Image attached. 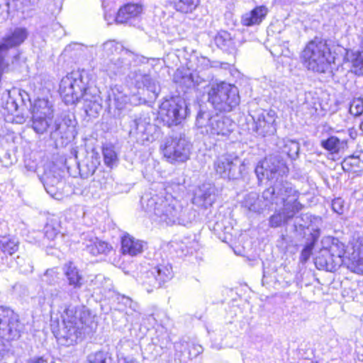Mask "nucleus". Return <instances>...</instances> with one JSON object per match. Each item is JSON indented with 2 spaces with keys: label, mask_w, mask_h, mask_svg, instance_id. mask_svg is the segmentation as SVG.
<instances>
[{
  "label": "nucleus",
  "mask_w": 363,
  "mask_h": 363,
  "mask_svg": "<svg viewBox=\"0 0 363 363\" xmlns=\"http://www.w3.org/2000/svg\"><path fill=\"white\" fill-rule=\"evenodd\" d=\"M62 323L56 334L59 339H65L69 343L76 342L86 333H89L93 328L94 320L90 311L85 308L77 310L68 306L62 314Z\"/></svg>",
  "instance_id": "obj_3"
},
{
  "label": "nucleus",
  "mask_w": 363,
  "mask_h": 363,
  "mask_svg": "<svg viewBox=\"0 0 363 363\" xmlns=\"http://www.w3.org/2000/svg\"><path fill=\"white\" fill-rule=\"evenodd\" d=\"M342 167L347 170L351 168L354 172L363 170V153L346 157L342 162Z\"/></svg>",
  "instance_id": "obj_33"
},
{
  "label": "nucleus",
  "mask_w": 363,
  "mask_h": 363,
  "mask_svg": "<svg viewBox=\"0 0 363 363\" xmlns=\"http://www.w3.org/2000/svg\"><path fill=\"white\" fill-rule=\"evenodd\" d=\"M196 125L202 134L218 140L228 139L235 128V123L230 118L213 114L210 111L201 108L197 113Z\"/></svg>",
  "instance_id": "obj_4"
},
{
  "label": "nucleus",
  "mask_w": 363,
  "mask_h": 363,
  "mask_svg": "<svg viewBox=\"0 0 363 363\" xmlns=\"http://www.w3.org/2000/svg\"><path fill=\"white\" fill-rule=\"evenodd\" d=\"M216 199L215 186L210 183H204L195 189L192 202L197 206L207 208L213 205Z\"/></svg>",
  "instance_id": "obj_17"
},
{
  "label": "nucleus",
  "mask_w": 363,
  "mask_h": 363,
  "mask_svg": "<svg viewBox=\"0 0 363 363\" xmlns=\"http://www.w3.org/2000/svg\"><path fill=\"white\" fill-rule=\"evenodd\" d=\"M83 250L93 256L107 255L112 250V246L106 242L96 238L93 233H84L82 236Z\"/></svg>",
  "instance_id": "obj_16"
},
{
  "label": "nucleus",
  "mask_w": 363,
  "mask_h": 363,
  "mask_svg": "<svg viewBox=\"0 0 363 363\" xmlns=\"http://www.w3.org/2000/svg\"><path fill=\"white\" fill-rule=\"evenodd\" d=\"M44 277L45 281L49 284H54L57 279V273L54 269H48L44 274Z\"/></svg>",
  "instance_id": "obj_50"
},
{
  "label": "nucleus",
  "mask_w": 363,
  "mask_h": 363,
  "mask_svg": "<svg viewBox=\"0 0 363 363\" xmlns=\"http://www.w3.org/2000/svg\"><path fill=\"white\" fill-rule=\"evenodd\" d=\"M282 183L277 184L265 189L259 197L255 192H250L247 194L243 200L242 205L248 211L261 213L266 209H269L274 203L279 202L281 200L277 194H281L283 191Z\"/></svg>",
  "instance_id": "obj_8"
},
{
  "label": "nucleus",
  "mask_w": 363,
  "mask_h": 363,
  "mask_svg": "<svg viewBox=\"0 0 363 363\" xmlns=\"http://www.w3.org/2000/svg\"><path fill=\"white\" fill-rule=\"evenodd\" d=\"M52 116L32 114V128L38 134H43L50 127Z\"/></svg>",
  "instance_id": "obj_29"
},
{
  "label": "nucleus",
  "mask_w": 363,
  "mask_h": 363,
  "mask_svg": "<svg viewBox=\"0 0 363 363\" xmlns=\"http://www.w3.org/2000/svg\"><path fill=\"white\" fill-rule=\"evenodd\" d=\"M162 284L172 277V267L169 265L160 264L151 269Z\"/></svg>",
  "instance_id": "obj_38"
},
{
  "label": "nucleus",
  "mask_w": 363,
  "mask_h": 363,
  "mask_svg": "<svg viewBox=\"0 0 363 363\" xmlns=\"http://www.w3.org/2000/svg\"><path fill=\"white\" fill-rule=\"evenodd\" d=\"M332 208L334 212L341 215L344 212V201L341 198H337L332 201Z\"/></svg>",
  "instance_id": "obj_47"
},
{
  "label": "nucleus",
  "mask_w": 363,
  "mask_h": 363,
  "mask_svg": "<svg viewBox=\"0 0 363 363\" xmlns=\"http://www.w3.org/2000/svg\"><path fill=\"white\" fill-rule=\"evenodd\" d=\"M44 187L51 196L56 197L59 186H61L60 179L59 177L46 174L43 177Z\"/></svg>",
  "instance_id": "obj_35"
},
{
  "label": "nucleus",
  "mask_w": 363,
  "mask_h": 363,
  "mask_svg": "<svg viewBox=\"0 0 363 363\" xmlns=\"http://www.w3.org/2000/svg\"><path fill=\"white\" fill-rule=\"evenodd\" d=\"M173 8L181 13H193L200 4V0H171Z\"/></svg>",
  "instance_id": "obj_27"
},
{
  "label": "nucleus",
  "mask_w": 363,
  "mask_h": 363,
  "mask_svg": "<svg viewBox=\"0 0 363 363\" xmlns=\"http://www.w3.org/2000/svg\"><path fill=\"white\" fill-rule=\"evenodd\" d=\"M199 61L203 65V68L211 67L210 60L206 57H201Z\"/></svg>",
  "instance_id": "obj_55"
},
{
  "label": "nucleus",
  "mask_w": 363,
  "mask_h": 363,
  "mask_svg": "<svg viewBox=\"0 0 363 363\" xmlns=\"http://www.w3.org/2000/svg\"><path fill=\"white\" fill-rule=\"evenodd\" d=\"M303 66L309 71H318V42L316 38L309 41L300 54Z\"/></svg>",
  "instance_id": "obj_18"
},
{
  "label": "nucleus",
  "mask_w": 363,
  "mask_h": 363,
  "mask_svg": "<svg viewBox=\"0 0 363 363\" xmlns=\"http://www.w3.org/2000/svg\"><path fill=\"white\" fill-rule=\"evenodd\" d=\"M299 143L295 140H287L284 141L281 151L291 160H295L299 153Z\"/></svg>",
  "instance_id": "obj_40"
},
{
  "label": "nucleus",
  "mask_w": 363,
  "mask_h": 363,
  "mask_svg": "<svg viewBox=\"0 0 363 363\" xmlns=\"http://www.w3.org/2000/svg\"><path fill=\"white\" fill-rule=\"evenodd\" d=\"M136 85L138 88L142 86L152 92L155 96L158 94L159 86L157 82L149 74H140L137 76Z\"/></svg>",
  "instance_id": "obj_30"
},
{
  "label": "nucleus",
  "mask_w": 363,
  "mask_h": 363,
  "mask_svg": "<svg viewBox=\"0 0 363 363\" xmlns=\"http://www.w3.org/2000/svg\"><path fill=\"white\" fill-rule=\"evenodd\" d=\"M203 347L198 344H192L189 347V354L192 357H197L199 354L203 352Z\"/></svg>",
  "instance_id": "obj_51"
},
{
  "label": "nucleus",
  "mask_w": 363,
  "mask_h": 363,
  "mask_svg": "<svg viewBox=\"0 0 363 363\" xmlns=\"http://www.w3.org/2000/svg\"><path fill=\"white\" fill-rule=\"evenodd\" d=\"M123 363H139L135 359L130 357L123 358Z\"/></svg>",
  "instance_id": "obj_56"
},
{
  "label": "nucleus",
  "mask_w": 363,
  "mask_h": 363,
  "mask_svg": "<svg viewBox=\"0 0 363 363\" xmlns=\"http://www.w3.org/2000/svg\"><path fill=\"white\" fill-rule=\"evenodd\" d=\"M88 78L79 72H73L61 79L59 92L66 104H74L80 100L95 102L96 96L89 93Z\"/></svg>",
  "instance_id": "obj_5"
},
{
  "label": "nucleus",
  "mask_w": 363,
  "mask_h": 363,
  "mask_svg": "<svg viewBox=\"0 0 363 363\" xmlns=\"http://www.w3.org/2000/svg\"><path fill=\"white\" fill-rule=\"evenodd\" d=\"M314 244V241H313L311 243L306 245L303 249L300 257L301 262H306L309 259L312 252V250L313 249Z\"/></svg>",
  "instance_id": "obj_46"
},
{
  "label": "nucleus",
  "mask_w": 363,
  "mask_h": 363,
  "mask_svg": "<svg viewBox=\"0 0 363 363\" xmlns=\"http://www.w3.org/2000/svg\"><path fill=\"white\" fill-rule=\"evenodd\" d=\"M335 53L331 52L326 40L319 41V72H330V65L335 62Z\"/></svg>",
  "instance_id": "obj_22"
},
{
  "label": "nucleus",
  "mask_w": 363,
  "mask_h": 363,
  "mask_svg": "<svg viewBox=\"0 0 363 363\" xmlns=\"http://www.w3.org/2000/svg\"><path fill=\"white\" fill-rule=\"evenodd\" d=\"M118 44L113 40H108L104 43L100 48L99 52L104 58H111L118 52Z\"/></svg>",
  "instance_id": "obj_42"
},
{
  "label": "nucleus",
  "mask_w": 363,
  "mask_h": 363,
  "mask_svg": "<svg viewBox=\"0 0 363 363\" xmlns=\"http://www.w3.org/2000/svg\"><path fill=\"white\" fill-rule=\"evenodd\" d=\"M350 113L354 116H360L363 113V99H354L350 104Z\"/></svg>",
  "instance_id": "obj_45"
},
{
  "label": "nucleus",
  "mask_w": 363,
  "mask_h": 363,
  "mask_svg": "<svg viewBox=\"0 0 363 363\" xmlns=\"http://www.w3.org/2000/svg\"><path fill=\"white\" fill-rule=\"evenodd\" d=\"M187 106L182 99L165 101L160 106L159 116L169 127L177 125L186 117Z\"/></svg>",
  "instance_id": "obj_14"
},
{
  "label": "nucleus",
  "mask_w": 363,
  "mask_h": 363,
  "mask_svg": "<svg viewBox=\"0 0 363 363\" xmlns=\"http://www.w3.org/2000/svg\"><path fill=\"white\" fill-rule=\"evenodd\" d=\"M103 155L105 164L111 167L117 162V155L111 146H106L103 148Z\"/></svg>",
  "instance_id": "obj_44"
},
{
  "label": "nucleus",
  "mask_w": 363,
  "mask_h": 363,
  "mask_svg": "<svg viewBox=\"0 0 363 363\" xmlns=\"http://www.w3.org/2000/svg\"><path fill=\"white\" fill-rule=\"evenodd\" d=\"M28 31L24 28H16L6 34L0 43V50L8 53L10 48L18 46L27 38Z\"/></svg>",
  "instance_id": "obj_19"
},
{
  "label": "nucleus",
  "mask_w": 363,
  "mask_h": 363,
  "mask_svg": "<svg viewBox=\"0 0 363 363\" xmlns=\"http://www.w3.org/2000/svg\"><path fill=\"white\" fill-rule=\"evenodd\" d=\"M63 269L68 285L71 287L69 294L72 296L82 288L83 285V278L79 274L78 269L72 262L66 263L64 265Z\"/></svg>",
  "instance_id": "obj_20"
},
{
  "label": "nucleus",
  "mask_w": 363,
  "mask_h": 363,
  "mask_svg": "<svg viewBox=\"0 0 363 363\" xmlns=\"http://www.w3.org/2000/svg\"><path fill=\"white\" fill-rule=\"evenodd\" d=\"M141 203L150 216L159 223L167 225H181L186 226L195 218V213L184 209L181 203L171 195L150 198L143 196Z\"/></svg>",
  "instance_id": "obj_2"
},
{
  "label": "nucleus",
  "mask_w": 363,
  "mask_h": 363,
  "mask_svg": "<svg viewBox=\"0 0 363 363\" xmlns=\"http://www.w3.org/2000/svg\"><path fill=\"white\" fill-rule=\"evenodd\" d=\"M88 363H113L111 357L107 352L98 351L87 357Z\"/></svg>",
  "instance_id": "obj_43"
},
{
  "label": "nucleus",
  "mask_w": 363,
  "mask_h": 363,
  "mask_svg": "<svg viewBox=\"0 0 363 363\" xmlns=\"http://www.w3.org/2000/svg\"><path fill=\"white\" fill-rule=\"evenodd\" d=\"M208 95V101L220 112H230L240 103L238 88L225 82L213 85Z\"/></svg>",
  "instance_id": "obj_7"
},
{
  "label": "nucleus",
  "mask_w": 363,
  "mask_h": 363,
  "mask_svg": "<svg viewBox=\"0 0 363 363\" xmlns=\"http://www.w3.org/2000/svg\"><path fill=\"white\" fill-rule=\"evenodd\" d=\"M160 147L170 163L184 162L189 158L191 144L184 134L177 133L167 138Z\"/></svg>",
  "instance_id": "obj_9"
},
{
  "label": "nucleus",
  "mask_w": 363,
  "mask_h": 363,
  "mask_svg": "<svg viewBox=\"0 0 363 363\" xmlns=\"http://www.w3.org/2000/svg\"><path fill=\"white\" fill-rule=\"evenodd\" d=\"M268 9L265 6H256L250 12L242 16L241 23L245 26H252L259 24L268 13Z\"/></svg>",
  "instance_id": "obj_25"
},
{
  "label": "nucleus",
  "mask_w": 363,
  "mask_h": 363,
  "mask_svg": "<svg viewBox=\"0 0 363 363\" xmlns=\"http://www.w3.org/2000/svg\"><path fill=\"white\" fill-rule=\"evenodd\" d=\"M255 172L259 181H262L266 177L268 180H276L273 186L277 183L289 184L283 180L284 176L288 173V168L279 160V156L270 155L265 157L263 161L259 162Z\"/></svg>",
  "instance_id": "obj_10"
},
{
  "label": "nucleus",
  "mask_w": 363,
  "mask_h": 363,
  "mask_svg": "<svg viewBox=\"0 0 363 363\" xmlns=\"http://www.w3.org/2000/svg\"><path fill=\"white\" fill-rule=\"evenodd\" d=\"M321 110L323 111V115H325L327 112V109L324 107H321Z\"/></svg>",
  "instance_id": "obj_57"
},
{
  "label": "nucleus",
  "mask_w": 363,
  "mask_h": 363,
  "mask_svg": "<svg viewBox=\"0 0 363 363\" xmlns=\"http://www.w3.org/2000/svg\"><path fill=\"white\" fill-rule=\"evenodd\" d=\"M18 322L13 311L0 307V357L9 349V341L18 335Z\"/></svg>",
  "instance_id": "obj_11"
},
{
  "label": "nucleus",
  "mask_w": 363,
  "mask_h": 363,
  "mask_svg": "<svg viewBox=\"0 0 363 363\" xmlns=\"http://www.w3.org/2000/svg\"><path fill=\"white\" fill-rule=\"evenodd\" d=\"M252 130L261 137L273 135L277 132V113L273 110H261L252 116Z\"/></svg>",
  "instance_id": "obj_15"
},
{
  "label": "nucleus",
  "mask_w": 363,
  "mask_h": 363,
  "mask_svg": "<svg viewBox=\"0 0 363 363\" xmlns=\"http://www.w3.org/2000/svg\"><path fill=\"white\" fill-rule=\"evenodd\" d=\"M192 79V86L195 87H206L208 84V82L204 79L203 77L199 76L198 74H193Z\"/></svg>",
  "instance_id": "obj_49"
},
{
  "label": "nucleus",
  "mask_w": 363,
  "mask_h": 363,
  "mask_svg": "<svg viewBox=\"0 0 363 363\" xmlns=\"http://www.w3.org/2000/svg\"><path fill=\"white\" fill-rule=\"evenodd\" d=\"M76 125L77 122L66 115L55 118L51 127L50 138L55 141L56 146H65L75 138L77 134Z\"/></svg>",
  "instance_id": "obj_12"
},
{
  "label": "nucleus",
  "mask_w": 363,
  "mask_h": 363,
  "mask_svg": "<svg viewBox=\"0 0 363 363\" xmlns=\"http://www.w3.org/2000/svg\"><path fill=\"white\" fill-rule=\"evenodd\" d=\"M314 264H315V267L318 268V264H317L316 261L314 262Z\"/></svg>",
  "instance_id": "obj_59"
},
{
  "label": "nucleus",
  "mask_w": 363,
  "mask_h": 363,
  "mask_svg": "<svg viewBox=\"0 0 363 363\" xmlns=\"http://www.w3.org/2000/svg\"><path fill=\"white\" fill-rule=\"evenodd\" d=\"M52 106L48 100L42 99L35 101L32 114L52 116Z\"/></svg>",
  "instance_id": "obj_36"
},
{
  "label": "nucleus",
  "mask_w": 363,
  "mask_h": 363,
  "mask_svg": "<svg viewBox=\"0 0 363 363\" xmlns=\"http://www.w3.org/2000/svg\"><path fill=\"white\" fill-rule=\"evenodd\" d=\"M281 187H283L281 194H277L281 201L274 203V204L277 206L283 204L284 208L281 211L275 213L270 216L269 223L272 228H278L288 222L302 208V205L298 201V192L292 187L291 184H283Z\"/></svg>",
  "instance_id": "obj_6"
},
{
  "label": "nucleus",
  "mask_w": 363,
  "mask_h": 363,
  "mask_svg": "<svg viewBox=\"0 0 363 363\" xmlns=\"http://www.w3.org/2000/svg\"><path fill=\"white\" fill-rule=\"evenodd\" d=\"M193 74L188 69H177L174 74V82L181 86L190 88L192 86Z\"/></svg>",
  "instance_id": "obj_32"
},
{
  "label": "nucleus",
  "mask_w": 363,
  "mask_h": 363,
  "mask_svg": "<svg viewBox=\"0 0 363 363\" xmlns=\"http://www.w3.org/2000/svg\"><path fill=\"white\" fill-rule=\"evenodd\" d=\"M360 129L363 131V121L360 124Z\"/></svg>",
  "instance_id": "obj_58"
},
{
  "label": "nucleus",
  "mask_w": 363,
  "mask_h": 363,
  "mask_svg": "<svg viewBox=\"0 0 363 363\" xmlns=\"http://www.w3.org/2000/svg\"><path fill=\"white\" fill-rule=\"evenodd\" d=\"M28 363H48L43 357H34L28 359Z\"/></svg>",
  "instance_id": "obj_53"
},
{
  "label": "nucleus",
  "mask_w": 363,
  "mask_h": 363,
  "mask_svg": "<svg viewBox=\"0 0 363 363\" xmlns=\"http://www.w3.org/2000/svg\"><path fill=\"white\" fill-rule=\"evenodd\" d=\"M214 169L223 179H238L242 177L245 164L238 157L225 154L218 157L215 160Z\"/></svg>",
  "instance_id": "obj_13"
},
{
  "label": "nucleus",
  "mask_w": 363,
  "mask_h": 363,
  "mask_svg": "<svg viewBox=\"0 0 363 363\" xmlns=\"http://www.w3.org/2000/svg\"><path fill=\"white\" fill-rule=\"evenodd\" d=\"M18 241L13 238L0 237V250L4 253L12 255L18 250Z\"/></svg>",
  "instance_id": "obj_34"
},
{
  "label": "nucleus",
  "mask_w": 363,
  "mask_h": 363,
  "mask_svg": "<svg viewBox=\"0 0 363 363\" xmlns=\"http://www.w3.org/2000/svg\"><path fill=\"white\" fill-rule=\"evenodd\" d=\"M59 232L52 225H47L45 228V237L50 240H53L58 235Z\"/></svg>",
  "instance_id": "obj_48"
},
{
  "label": "nucleus",
  "mask_w": 363,
  "mask_h": 363,
  "mask_svg": "<svg viewBox=\"0 0 363 363\" xmlns=\"http://www.w3.org/2000/svg\"><path fill=\"white\" fill-rule=\"evenodd\" d=\"M123 298H125L127 301H130V299L128 298H126L125 296L123 297Z\"/></svg>",
  "instance_id": "obj_60"
},
{
  "label": "nucleus",
  "mask_w": 363,
  "mask_h": 363,
  "mask_svg": "<svg viewBox=\"0 0 363 363\" xmlns=\"http://www.w3.org/2000/svg\"><path fill=\"white\" fill-rule=\"evenodd\" d=\"M143 11L140 5L129 4L121 8L116 16L117 23H131V20L138 17Z\"/></svg>",
  "instance_id": "obj_24"
},
{
  "label": "nucleus",
  "mask_w": 363,
  "mask_h": 363,
  "mask_svg": "<svg viewBox=\"0 0 363 363\" xmlns=\"http://www.w3.org/2000/svg\"><path fill=\"white\" fill-rule=\"evenodd\" d=\"M324 133H322L321 146L331 154L337 153L346 146L344 140H340L335 136H330L323 138Z\"/></svg>",
  "instance_id": "obj_28"
},
{
  "label": "nucleus",
  "mask_w": 363,
  "mask_h": 363,
  "mask_svg": "<svg viewBox=\"0 0 363 363\" xmlns=\"http://www.w3.org/2000/svg\"><path fill=\"white\" fill-rule=\"evenodd\" d=\"M134 124L138 132L143 133L145 131V129L141 119L135 120Z\"/></svg>",
  "instance_id": "obj_52"
},
{
  "label": "nucleus",
  "mask_w": 363,
  "mask_h": 363,
  "mask_svg": "<svg viewBox=\"0 0 363 363\" xmlns=\"http://www.w3.org/2000/svg\"><path fill=\"white\" fill-rule=\"evenodd\" d=\"M51 296L53 298V299L55 298H60V300H62V293L60 290L54 289L53 291L51 293Z\"/></svg>",
  "instance_id": "obj_54"
},
{
  "label": "nucleus",
  "mask_w": 363,
  "mask_h": 363,
  "mask_svg": "<svg viewBox=\"0 0 363 363\" xmlns=\"http://www.w3.org/2000/svg\"><path fill=\"white\" fill-rule=\"evenodd\" d=\"M350 260V269L358 274H363V239L353 240L347 250L337 238L327 236L321 240L319 249V269L332 272L340 266L342 257Z\"/></svg>",
  "instance_id": "obj_1"
},
{
  "label": "nucleus",
  "mask_w": 363,
  "mask_h": 363,
  "mask_svg": "<svg viewBox=\"0 0 363 363\" xmlns=\"http://www.w3.org/2000/svg\"><path fill=\"white\" fill-rule=\"evenodd\" d=\"M125 69L123 62L120 57L113 56L109 59V61L106 64V71L109 74L117 75L123 72Z\"/></svg>",
  "instance_id": "obj_39"
},
{
  "label": "nucleus",
  "mask_w": 363,
  "mask_h": 363,
  "mask_svg": "<svg viewBox=\"0 0 363 363\" xmlns=\"http://www.w3.org/2000/svg\"><path fill=\"white\" fill-rule=\"evenodd\" d=\"M99 162L97 160L86 159L83 163L79 164V174L83 178H88L95 172Z\"/></svg>",
  "instance_id": "obj_37"
},
{
  "label": "nucleus",
  "mask_w": 363,
  "mask_h": 363,
  "mask_svg": "<svg viewBox=\"0 0 363 363\" xmlns=\"http://www.w3.org/2000/svg\"><path fill=\"white\" fill-rule=\"evenodd\" d=\"M121 252L123 255L136 256L143 251V242L135 239L129 234L121 238Z\"/></svg>",
  "instance_id": "obj_23"
},
{
  "label": "nucleus",
  "mask_w": 363,
  "mask_h": 363,
  "mask_svg": "<svg viewBox=\"0 0 363 363\" xmlns=\"http://www.w3.org/2000/svg\"><path fill=\"white\" fill-rule=\"evenodd\" d=\"M143 285L145 290L150 293L154 289L160 288L162 284L152 270L148 271L143 280Z\"/></svg>",
  "instance_id": "obj_41"
},
{
  "label": "nucleus",
  "mask_w": 363,
  "mask_h": 363,
  "mask_svg": "<svg viewBox=\"0 0 363 363\" xmlns=\"http://www.w3.org/2000/svg\"><path fill=\"white\" fill-rule=\"evenodd\" d=\"M16 96L18 97L20 96L18 91L16 89L8 91L6 94H4L2 104L4 114L14 116L17 113L18 104Z\"/></svg>",
  "instance_id": "obj_26"
},
{
  "label": "nucleus",
  "mask_w": 363,
  "mask_h": 363,
  "mask_svg": "<svg viewBox=\"0 0 363 363\" xmlns=\"http://www.w3.org/2000/svg\"><path fill=\"white\" fill-rule=\"evenodd\" d=\"M215 42L218 47L226 51L233 50L235 47L231 35L225 30H222L217 34Z\"/></svg>",
  "instance_id": "obj_31"
},
{
  "label": "nucleus",
  "mask_w": 363,
  "mask_h": 363,
  "mask_svg": "<svg viewBox=\"0 0 363 363\" xmlns=\"http://www.w3.org/2000/svg\"><path fill=\"white\" fill-rule=\"evenodd\" d=\"M344 61L348 65L350 72L356 76H363V52L347 50Z\"/></svg>",
  "instance_id": "obj_21"
}]
</instances>
